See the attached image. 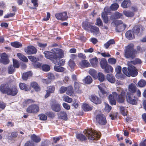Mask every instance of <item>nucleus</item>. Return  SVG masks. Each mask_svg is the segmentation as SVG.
I'll list each match as a JSON object with an SVG mask.
<instances>
[{
  "label": "nucleus",
  "mask_w": 146,
  "mask_h": 146,
  "mask_svg": "<svg viewBox=\"0 0 146 146\" xmlns=\"http://www.w3.org/2000/svg\"><path fill=\"white\" fill-rule=\"evenodd\" d=\"M90 62L93 67L95 68L97 67L98 62L97 57L91 59L90 60Z\"/></svg>",
  "instance_id": "obj_25"
},
{
  "label": "nucleus",
  "mask_w": 146,
  "mask_h": 146,
  "mask_svg": "<svg viewBox=\"0 0 146 146\" xmlns=\"http://www.w3.org/2000/svg\"><path fill=\"white\" fill-rule=\"evenodd\" d=\"M59 119L63 120L66 121L68 119V115L66 112L64 111H61L58 114Z\"/></svg>",
  "instance_id": "obj_19"
},
{
  "label": "nucleus",
  "mask_w": 146,
  "mask_h": 146,
  "mask_svg": "<svg viewBox=\"0 0 146 146\" xmlns=\"http://www.w3.org/2000/svg\"><path fill=\"white\" fill-rule=\"evenodd\" d=\"M89 73L95 79L97 78V73L95 70L93 69H90L89 71Z\"/></svg>",
  "instance_id": "obj_41"
},
{
  "label": "nucleus",
  "mask_w": 146,
  "mask_h": 146,
  "mask_svg": "<svg viewBox=\"0 0 146 146\" xmlns=\"http://www.w3.org/2000/svg\"><path fill=\"white\" fill-rule=\"evenodd\" d=\"M137 96H134V94H126V98L127 101L131 104L134 105L137 104L138 98Z\"/></svg>",
  "instance_id": "obj_9"
},
{
  "label": "nucleus",
  "mask_w": 146,
  "mask_h": 146,
  "mask_svg": "<svg viewBox=\"0 0 146 146\" xmlns=\"http://www.w3.org/2000/svg\"><path fill=\"white\" fill-rule=\"evenodd\" d=\"M52 110L55 112H59L61 110L60 105L57 103H53L51 105Z\"/></svg>",
  "instance_id": "obj_20"
},
{
  "label": "nucleus",
  "mask_w": 146,
  "mask_h": 146,
  "mask_svg": "<svg viewBox=\"0 0 146 146\" xmlns=\"http://www.w3.org/2000/svg\"><path fill=\"white\" fill-rule=\"evenodd\" d=\"M39 119L42 121H46L47 119V117L46 115L44 113H41L38 115Z\"/></svg>",
  "instance_id": "obj_55"
},
{
  "label": "nucleus",
  "mask_w": 146,
  "mask_h": 146,
  "mask_svg": "<svg viewBox=\"0 0 146 146\" xmlns=\"http://www.w3.org/2000/svg\"><path fill=\"white\" fill-rule=\"evenodd\" d=\"M96 123L101 125H104L107 123L106 118L103 114L100 113L97 114L95 116Z\"/></svg>",
  "instance_id": "obj_8"
},
{
  "label": "nucleus",
  "mask_w": 146,
  "mask_h": 146,
  "mask_svg": "<svg viewBox=\"0 0 146 146\" xmlns=\"http://www.w3.org/2000/svg\"><path fill=\"white\" fill-rule=\"evenodd\" d=\"M55 16L57 19L63 21L67 20L68 18L67 13L66 11L56 13L55 15Z\"/></svg>",
  "instance_id": "obj_13"
},
{
  "label": "nucleus",
  "mask_w": 146,
  "mask_h": 146,
  "mask_svg": "<svg viewBox=\"0 0 146 146\" xmlns=\"http://www.w3.org/2000/svg\"><path fill=\"white\" fill-rule=\"evenodd\" d=\"M35 102V101L31 99H28L25 100L23 104L24 106H27V105L31 104V103H34Z\"/></svg>",
  "instance_id": "obj_56"
},
{
  "label": "nucleus",
  "mask_w": 146,
  "mask_h": 146,
  "mask_svg": "<svg viewBox=\"0 0 146 146\" xmlns=\"http://www.w3.org/2000/svg\"><path fill=\"white\" fill-rule=\"evenodd\" d=\"M108 63L111 64H115L116 62V60L114 58H110L108 59Z\"/></svg>",
  "instance_id": "obj_59"
},
{
  "label": "nucleus",
  "mask_w": 146,
  "mask_h": 146,
  "mask_svg": "<svg viewBox=\"0 0 146 146\" xmlns=\"http://www.w3.org/2000/svg\"><path fill=\"white\" fill-rule=\"evenodd\" d=\"M0 90L3 94L15 96L16 95L19 90L16 86H14L9 88L6 84H1L0 86Z\"/></svg>",
  "instance_id": "obj_3"
},
{
  "label": "nucleus",
  "mask_w": 146,
  "mask_h": 146,
  "mask_svg": "<svg viewBox=\"0 0 146 146\" xmlns=\"http://www.w3.org/2000/svg\"><path fill=\"white\" fill-rule=\"evenodd\" d=\"M137 51L134 49L133 44H129L126 47L125 50V56L126 58L134 59L136 57Z\"/></svg>",
  "instance_id": "obj_4"
},
{
  "label": "nucleus",
  "mask_w": 146,
  "mask_h": 146,
  "mask_svg": "<svg viewBox=\"0 0 146 146\" xmlns=\"http://www.w3.org/2000/svg\"><path fill=\"white\" fill-rule=\"evenodd\" d=\"M96 25L98 26H103V24L101 19L100 17L96 19Z\"/></svg>",
  "instance_id": "obj_64"
},
{
  "label": "nucleus",
  "mask_w": 146,
  "mask_h": 146,
  "mask_svg": "<svg viewBox=\"0 0 146 146\" xmlns=\"http://www.w3.org/2000/svg\"><path fill=\"white\" fill-rule=\"evenodd\" d=\"M19 86L21 90L26 91H29L31 89V87L25 83H20L19 84Z\"/></svg>",
  "instance_id": "obj_22"
},
{
  "label": "nucleus",
  "mask_w": 146,
  "mask_h": 146,
  "mask_svg": "<svg viewBox=\"0 0 146 146\" xmlns=\"http://www.w3.org/2000/svg\"><path fill=\"white\" fill-rule=\"evenodd\" d=\"M102 85L100 84L98 86L100 91H98V94L102 98H105L107 96L108 93L105 90Z\"/></svg>",
  "instance_id": "obj_14"
},
{
  "label": "nucleus",
  "mask_w": 146,
  "mask_h": 146,
  "mask_svg": "<svg viewBox=\"0 0 146 146\" xmlns=\"http://www.w3.org/2000/svg\"><path fill=\"white\" fill-rule=\"evenodd\" d=\"M142 26L140 25H137L134 26L133 28V31L135 33L138 35L139 33L140 28Z\"/></svg>",
  "instance_id": "obj_37"
},
{
  "label": "nucleus",
  "mask_w": 146,
  "mask_h": 146,
  "mask_svg": "<svg viewBox=\"0 0 146 146\" xmlns=\"http://www.w3.org/2000/svg\"><path fill=\"white\" fill-rule=\"evenodd\" d=\"M119 5L116 3L112 4L110 6V8L111 10L112 11L116 10L119 8Z\"/></svg>",
  "instance_id": "obj_51"
},
{
  "label": "nucleus",
  "mask_w": 146,
  "mask_h": 146,
  "mask_svg": "<svg viewBox=\"0 0 146 146\" xmlns=\"http://www.w3.org/2000/svg\"><path fill=\"white\" fill-rule=\"evenodd\" d=\"M84 133L88 137V139L91 140H98L100 136L98 133L93 131L92 129H85Z\"/></svg>",
  "instance_id": "obj_5"
},
{
  "label": "nucleus",
  "mask_w": 146,
  "mask_h": 146,
  "mask_svg": "<svg viewBox=\"0 0 146 146\" xmlns=\"http://www.w3.org/2000/svg\"><path fill=\"white\" fill-rule=\"evenodd\" d=\"M123 13L125 16L128 17H132L134 15V13L130 11L124 10Z\"/></svg>",
  "instance_id": "obj_30"
},
{
  "label": "nucleus",
  "mask_w": 146,
  "mask_h": 146,
  "mask_svg": "<svg viewBox=\"0 0 146 146\" xmlns=\"http://www.w3.org/2000/svg\"><path fill=\"white\" fill-rule=\"evenodd\" d=\"M102 18L104 22L106 24L108 23V18L107 13L106 12H103L102 14Z\"/></svg>",
  "instance_id": "obj_40"
},
{
  "label": "nucleus",
  "mask_w": 146,
  "mask_h": 146,
  "mask_svg": "<svg viewBox=\"0 0 146 146\" xmlns=\"http://www.w3.org/2000/svg\"><path fill=\"white\" fill-rule=\"evenodd\" d=\"M68 65L72 69H73L75 66V64L74 61L70 59L68 62Z\"/></svg>",
  "instance_id": "obj_63"
},
{
  "label": "nucleus",
  "mask_w": 146,
  "mask_h": 146,
  "mask_svg": "<svg viewBox=\"0 0 146 146\" xmlns=\"http://www.w3.org/2000/svg\"><path fill=\"white\" fill-rule=\"evenodd\" d=\"M28 58L32 62H36L39 60L38 57L32 55L28 56Z\"/></svg>",
  "instance_id": "obj_50"
},
{
  "label": "nucleus",
  "mask_w": 146,
  "mask_h": 146,
  "mask_svg": "<svg viewBox=\"0 0 146 146\" xmlns=\"http://www.w3.org/2000/svg\"><path fill=\"white\" fill-rule=\"evenodd\" d=\"M7 71L9 74H12L15 72V69L13 65H11L8 66L7 68Z\"/></svg>",
  "instance_id": "obj_46"
},
{
  "label": "nucleus",
  "mask_w": 146,
  "mask_h": 146,
  "mask_svg": "<svg viewBox=\"0 0 146 146\" xmlns=\"http://www.w3.org/2000/svg\"><path fill=\"white\" fill-rule=\"evenodd\" d=\"M106 78L111 83H114L115 81L114 76L112 74H107Z\"/></svg>",
  "instance_id": "obj_28"
},
{
  "label": "nucleus",
  "mask_w": 146,
  "mask_h": 146,
  "mask_svg": "<svg viewBox=\"0 0 146 146\" xmlns=\"http://www.w3.org/2000/svg\"><path fill=\"white\" fill-rule=\"evenodd\" d=\"M112 23L114 24L115 31L117 32H121L124 31L127 27V25L123 23L121 20H114Z\"/></svg>",
  "instance_id": "obj_7"
},
{
  "label": "nucleus",
  "mask_w": 146,
  "mask_h": 146,
  "mask_svg": "<svg viewBox=\"0 0 146 146\" xmlns=\"http://www.w3.org/2000/svg\"><path fill=\"white\" fill-rule=\"evenodd\" d=\"M67 90L66 91V94L70 96L73 95L74 94V91L72 86H70L67 88Z\"/></svg>",
  "instance_id": "obj_35"
},
{
  "label": "nucleus",
  "mask_w": 146,
  "mask_h": 146,
  "mask_svg": "<svg viewBox=\"0 0 146 146\" xmlns=\"http://www.w3.org/2000/svg\"><path fill=\"white\" fill-rule=\"evenodd\" d=\"M67 87L64 86H62L59 89V92L60 94H62L64 93L67 90Z\"/></svg>",
  "instance_id": "obj_62"
},
{
  "label": "nucleus",
  "mask_w": 146,
  "mask_h": 146,
  "mask_svg": "<svg viewBox=\"0 0 146 146\" xmlns=\"http://www.w3.org/2000/svg\"><path fill=\"white\" fill-rule=\"evenodd\" d=\"M63 100L65 102L69 103L71 102L72 101V98L67 96L63 97Z\"/></svg>",
  "instance_id": "obj_60"
},
{
  "label": "nucleus",
  "mask_w": 146,
  "mask_h": 146,
  "mask_svg": "<svg viewBox=\"0 0 146 146\" xmlns=\"http://www.w3.org/2000/svg\"><path fill=\"white\" fill-rule=\"evenodd\" d=\"M115 76L117 78L121 80L124 79L125 77V76L122 74L121 72L116 74Z\"/></svg>",
  "instance_id": "obj_61"
},
{
  "label": "nucleus",
  "mask_w": 146,
  "mask_h": 146,
  "mask_svg": "<svg viewBox=\"0 0 146 146\" xmlns=\"http://www.w3.org/2000/svg\"><path fill=\"white\" fill-rule=\"evenodd\" d=\"M123 16L122 13L118 12H115L112 15V17L114 19H117L122 18Z\"/></svg>",
  "instance_id": "obj_42"
},
{
  "label": "nucleus",
  "mask_w": 146,
  "mask_h": 146,
  "mask_svg": "<svg viewBox=\"0 0 146 146\" xmlns=\"http://www.w3.org/2000/svg\"><path fill=\"white\" fill-rule=\"evenodd\" d=\"M54 69L55 71L58 72H63L65 70L64 67H62L61 66H58L56 65H55L54 66Z\"/></svg>",
  "instance_id": "obj_44"
},
{
  "label": "nucleus",
  "mask_w": 146,
  "mask_h": 146,
  "mask_svg": "<svg viewBox=\"0 0 146 146\" xmlns=\"http://www.w3.org/2000/svg\"><path fill=\"white\" fill-rule=\"evenodd\" d=\"M25 52L28 54H35L37 52L36 49L33 46H28L25 49Z\"/></svg>",
  "instance_id": "obj_15"
},
{
  "label": "nucleus",
  "mask_w": 146,
  "mask_h": 146,
  "mask_svg": "<svg viewBox=\"0 0 146 146\" xmlns=\"http://www.w3.org/2000/svg\"><path fill=\"white\" fill-rule=\"evenodd\" d=\"M55 88L54 85H51L46 87V93L44 96V98L46 99L50 96L51 94L54 92Z\"/></svg>",
  "instance_id": "obj_11"
},
{
  "label": "nucleus",
  "mask_w": 146,
  "mask_h": 146,
  "mask_svg": "<svg viewBox=\"0 0 146 146\" xmlns=\"http://www.w3.org/2000/svg\"><path fill=\"white\" fill-rule=\"evenodd\" d=\"M131 2L130 0H124L121 3V6L124 8H127L130 7Z\"/></svg>",
  "instance_id": "obj_23"
},
{
  "label": "nucleus",
  "mask_w": 146,
  "mask_h": 146,
  "mask_svg": "<svg viewBox=\"0 0 146 146\" xmlns=\"http://www.w3.org/2000/svg\"><path fill=\"white\" fill-rule=\"evenodd\" d=\"M92 81V78L89 76H86L84 80V82L86 84H89Z\"/></svg>",
  "instance_id": "obj_49"
},
{
  "label": "nucleus",
  "mask_w": 146,
  "mask_h": 146,
  "mask_svg": "<svg viewBox=\"0 0 146 146\" xmlns=\"http://www.w3.org/2000/svg\"><path fill=\"white\" fill-rule=\"evenodd\" d=\"M82 108L83 110L85 111H88L92 110V107L87 104H85L83 105Z\"/></svg>",
  "instance_id": "obj_54"
},
{
  "label": "nucleus",
  "mask_w": 146,
  "mask_h": 146,
  "mask_svg": "<svg viewBox=\"0 0 146 146\" xmlns=\"http://www.w3.org/2000/svg\"><path fill=\"white\" fill-rule=\"evenodd\" d=\"M89 98L92 102L96 104L101 103V100L96 96L92 95L89 97Z\"/></svg>",
  "instance_id": "obj_18"
},
{
  "label": "nucleus",
  "mask_w": 146,
  "mask_h": 146,
  "mask_svg": "<svg viewBox=\"0 0 146 146\" xmlns=\"http://www.w3.org/2000/svg\"><path fill=\"white\" fill-rule=\"evenodd\" d=\"M51 51H45L44 54L45 57L47 59L50 60L55 64H56L58 59L64 57V53L63 50L60 48H53Z\"/></svg>",
  "instance_id": "obj_1"
},
{
  "label": "nucleus",
  "mask_w": 146,
  "mask_h": 146,
  "mask_svg": "<svg viewBox=\"0 0 146 146\" xmlns=\"http://www.w3.org/2000/svg\"><path fill=\"white\" fill-rule=\"evenodd\" d=\"M137 86L140 88H142L146 86V81L143 79H141L138 82Z\"/></svg>",
  "instance_id": "obj_39"
},
{
  "label": "nucleus",
  "mask_w": 146,
  "mask_h": 146,
  "mask_svg": "<svg viewBox=\"0 0 146 146\" xmlns=\"http://www.w3.org/2000/svg\"><path fill=\"white\" fill-rule=\"evenodd\" d=\"M130 63L133 64L135 65L138 64H141L142 63V61L141 60L138 58H136L133 61H131L129 62Z\"/></svg>",
  "instance_id": "obj_52"
},
{
  "label": "nucleus",
  "mask_w": 146,
  "mask_h": 146,
  "mask_svg": "<svg viewBox=\"0 0 146 146\" xmlns=\"http://www.w3.org/2000/svg\"><path fill=\"white\" fill-rule=\"evenodd\" d=\"M32 75V73L31 72L29 71L23 73L22 77L23 80H27L29 77H31Z\"/></svg>",
  "instance_id": "obj_33"
},
{
  "label": "nucleus",
  "mask_w": 146,
  "mask_h": 146,
  "mask_svg": "<svg viewBox=\"0 0 146 146\" xmlns=\"http://www.w3.org/2000/svg\"><path fill=\"white\" fill-rule=\"evenodd\" d=\"M39 107L35 104H33L29 106L27 108L26 111L29 113H37L39 110Z\"/></svg>",
  "instance_id": "obj_10"
},
{
  "label": "nucleus",
  "mask_w": 146,
  "mask_h": 146,
  "mask_svg": "<svg viewBox=\"0 0 146 146\" xmlns=\"http://www.w3.org/2000/svg\"><path fill=\"white\" fill-rule=\"evenodd\" d=\"M120 110L121 113L123 116H127V111L125 108L123 106L120 107Z\"/></svg>",
  "instance_id": "obj_47"
},
{
  "label": "nucleus",
  "mask_w": 146,
  "mask_h": 146,
  "mask_svg": "<svg viewBox=\"0 0 146 146\" xmlns=\"http://www.w3.org/2000/svg\"><path fill=\"white\" fill-rule=\"evenodd\" d=\"M100 64L101 68L103 69L108 64L106 59L103 58L100 61Z\"/></svg>",
  "instance_id": "obj_31"
},
{
  "label": "nucleus",
  "mask_w": 146,
  "mask_h": 146,
  "mask_svg": "<svg viewBox=\"0 0 146 146\" xmlns=\"http://www.w3.org/2000/svg\"><path fill=\"white\" fill-rule=\"evenodd\" d=\"M76 137L77 139L81 141H86L87 140L86 137L82 134H77Z\"/></svg>",
  "instance_id": "obj_29"
},
{
  "label": "nucleus",
  "mask_w": 146,
  "mask_h": 146,
  "mask_svg": "<svg viewBox=\"0 0 146 146\" xmlns=\"http://www.w3.org/2000/svg\"><path fill=\"white\" fill-rule=\"evenodd\" d=\"M13 66L15 68H18L20 66L17 60L13 59Z\"/></svg>",
  "instance_id": "obj_57"
},
{
  "label": "nucleus",
  "mask_w": 146,
  "mask_h": 146,
  "mask_svg": "<svg viewBox=\"0 0 146 146\" xmlns=\"http://www.w3.org/2000/svg\"><path fill=\"white\" fill-rule=\"evenodd\" d=\"M90 30L92 33L96 35L98 34L100 32L99 28L95 26H92Z\"/></svg>",
  "instance_id": "obj_34"
},
{
  "label": "nucleus",
  "mask_w": 146,
  "mask_h": 146,
  "mask_svg": "<svg viewBox=\"0 0 146 146\" xmlns=\"http://www.w3.org/2000/svg\"><path fill=\"white\" fill-rule=\"evenodd\" d=\"M115 42L113 39H111L108 41L106 43L104 44V47L106 49H108L110 46L111 45L114 44Z\"/></svg>",
  "instance_id": "obj_38"
},
{
  "label": "nucleus",
  "mask_w": 146,
  "mask_h": 146,
  "mask_svg": "<svg viewBox=\"0 0 146 146\" xmlns=\"http://www.w3.org/2000/svg\"><path fill=\"white\" fill-rule=\"evenodd\" d=\"M1 62L4 64H7L9 62V60L8 59V55L5 53H3L1 54Z\"/></svg>",
  "instance_id": "obj_17"
},
{
  "label": "nucleus",
  "mask_w": 146,
  "mask_h": 146,
  "mask_svg": "<svg viewBox=\"0 0 146 146\" xmlns=\"http://www.w3.org/2000/svg\"><path fill=\"white\" fill-rule=\"evenodd\" d=\"M128 91L127 92L126 94H134L136 93V96L139 98L141 96V93L140 90L137 88V87L133 83H131L129 84L128 88Z\"/></svg>",
  "instance_id": "obj_6"
},
{
  "label": "nucleus",
  "mask_w": 146,
  "mask_h": 146,
  "mask_svg": "<svg viewBox=\"0 0 146 146\" xmlns=\"http://www.w3.org/2000/svg\"><path fill=\"white\" fill-rule=\"evenodd\" d=\"M82 27L85 30L88 31L90 29L92 26L89 22L84 21L82 23Z\"/></svg>",
  "instance_id": "obj_26"
},
{
  "label": "nucleus",
  "mask_w": 146,
  "mask_h": 146,
  "mask_svg": "<svg viewBox=\"0 0 146 146\" xmlns=\"http://www.w3.org/2000/svg\"><path fill=\"white\" fill-rule=\"evenodd\" d=\"M97 78L101 82H103L105 79V76L102 72H99L98 73V76H97Z\"/></svg>",
  "instance_id": "obj_48"
},
{
  "label": "nucleus",
  "mask_w": 146,
  "mask_h": 146,
  "mask_svg": "<svg viewBox=\"0 0 146 146\" xmlns=\"http://www.w3.org/2000/svg\"><path fill=\"white\" fill-rule=\"evenodd\" d=\"M11 44L12 46L15 48L21 47L22 46V44L21 43L17 41L11 42Z\"/></svg>",
  "instance_id": "obj_45"
},
{
  "label": "nucleus",
  "mask_w": 146,
  "mask_h": 146,
  "mask_svg": "<svg viewBox=\"0 0 146 146\" xmlns=\"http://www.w3.org/2000/svg\"><path fill=\"white\" fill-rule=\"evenodd\" d=\"M17 56L22 61L27 62L28 61V60L27 57L21 53H18Z\"/></svg>",
  "instance_id": "obj_32"
},
{
  "label": "nucleus",
  "mask_w": 146,
  "mask_h": 146,
  "mask_svg": "<svg viewBox=\"0 0 146 146\" xmlns=\"http://www.w3.org/2000/svg\"><path fill=\"white\" fill-rule=\"evenodd\" d=\"M45 114L47 116L51 118H54L55 116L54 113L53 112L50 111L47 112Z\"/></svg>",
  "instance_id": "obj_58"
},
{
  "label": "nucleus",
  "mask_w": 146,
  "mask_h": 146,
  "mask_svg": "<svg viewBox=\"0 0 146 146\" xmlns=\"http://www.w3.org/2000/svg\"><path fill=\"white\" fill-rule=\"evenodd\" d=\"M41 69L44 71L48 72L50 70V67L49 65L44 64L42 66Z\"/></svg>",
  "instance_id": "obj_53"
},
{
  "label": "nucleus",
  "mask_w": 146,
  "mask_h": 146,
  "mask_svg": "<svg viewBox=\"0 0 146 146\" xmlns=\"http://www.w3.org/2000/svg\"><path fill=\"white\" fill-rule=\"evenodd\" d=\"M121 93L120 94H117L115 92H112L108 96V100L110 104L112 106L115 105L116 104V100L115 99L116 98L117 102L119 103H123L125 101L126 96V92L127 91V89L124 90L120 88Z\"/></svg>",
  "instance_id": "obj_2"
},
{
  "label": "nucleus",
  "mask_w": 146,
  "mask_h": 146,
  "mask_svg": "<svg viewBox=\"0 0 146 146\" xmlns=\"http://www.w3.org/2000/svg\"><path fill=\"white\" fill-rule=\"evenodd\" d=\"M125 36L128 40H132L135 38L133 32L131 30H129L126 32Z\"/></svg>",
  "instance_id": "obj_21"
},
{
  "label": "nucleus",
  "mask_w": 146,
  "mask_h": 146,
  "mask_svg": "<svg viewBox=\"0 0 146 146\" xmlns=\"http://www.w3.org/2000/svg\"><path fill=\"white\" fill-rule=\"evenodd\" d=\"M80 64L84 67L87 68L90 66V64L88 61L85 59L81 61Z\"/></svg>",
  "instance_id": "obj_43"
},
{
  "label": "nucleus",
  "mask_w": 146,
  "mask_h": 146,
  "mask_svg": "<svg viewBox=\"0 0 146 146\" xmlns=\"http://www.w3.org/2000/svg\"><path fill=\"white\" fill-rule=\"evenodd\" d=\"M31 87H32L34 89L36 92H38L40 91L41 89L37 83L35 82H32L30 84Z\"/></svg>",
  "instance_id": "obj_24"
},
{
  "label": "nucleus",
  "mask_w": 146,
  "mask_h": 146,
  "mask_svg": "<svg viewBox=\"0 0 146 146\" xmlns=\"http://www.w3.org/2000/svg\"><path fill=\"white\" fill-rule=\"evenodd\" d=\"M103 69L104 70V72L106 73H112L113 72V68L111 66L108 64Z\"/></svg>",
  "instance_id": "obj_36"
},
{
  "label": "nucleus",
  "mask_w": 146,
  "mask_h": 146,
  "mask_svg": "<svg viewBox=\"0 0 146 146\" xmlns=\"http://www.w3.org/2000/svg\"><path fill=\"white\" fill-rule=\"evenodd\" d=\"M127 69L129 75L128 76H131L132 77H135L138 74L137 70L134 66H129Z\"/></svg>",
  "instance_id": "obj_12"
},
{
  "label": "nucleus",
  "mask_w": 146,
  "mask_h": 146,
  "mask_svg": "<svg viewBox=\"0 0 146 146\" xmlns=\"http://www.w3.org/2000/svg\"><path fill=\"white\" fill-rule=\"evenodd\" d=\"M31 138L34 142L36 143H38L41 141V138L39 136H37L35 134L32 135Z\"/></svg>",
  "instance_id": "obj_27"
},
{
  "label": "nucleus",
  "mask_w": 146,
  "mask_h": 146,
  "mask_svg": "<svg viewBox=\"0 0 146 146\" xmlns=\"http://www.w3.org/2000/svg\"><path fill=\"white\" fill-rule=\"evenodd\" d=\"M74 90L77 93L81 94L82 92L81 83L79 82H74Z\"/></svg>",
  "instance_id": "obj_16"
}]
</instances>
